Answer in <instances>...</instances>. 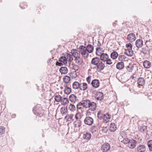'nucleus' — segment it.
I'll use <instances>...</instances> for the list:
<instances>
[{"instance_id": "nucleus-1", "label": "nucleus", "mask_w": 152, "mask_h": 152, "mask_svg": "<svg viewBox=\"0 0 152 152\" xmlns=\"http://www.w3.org/2000/svg\"><path fill=\"white\" fill-rule=\"evenodd\" d=\"M33 110L34 113L36 115L41 117L44 115V111L39 106H35Z\"/></svg>"}, {"instance_id": "nucleus-2", "label": "nucleus", "mask_w": 152, "mask_h": 152, "mask_svg": "<svg viewBox=\"0 0 152 152\" xmlns=\"http://www.w3.org/2000/svg\"><path fill=\"white\" fill-rule=\"evenodd\" d=\"M80 53L84 57H87L88 56V53L86 47L83 45L80 46L79 48Z\"/></svg>"}, {"instance_id": "nucleus-3", "label": "nucleus", "mask_w": 152, "mask_h": 152, "mask_svg": "<svg viewBox=\"0 0 152 152\" xmlns=\"http://www.w3.org/2000/svg\"><path fill=\"white\" fill-rule=\"evenodd\" d=\"M84 123L88 126H91L94 123L93 119L90 116L86 117L84 120Z\"/></svg>"}, {"instance_id": "nucleus-4", "label": "nucleus", "mask_w": 152, "mask_h": 152, "mask_svg": "<svg viewBox=\"0 0 152 152\" xmlns=\"http://www.w3.org/2000/svg\"><path fill=\"white\" fill-rule=\"evenodd\" d=\"M72 54L75 58L80 57V54L79 51L75 49H72L71 50Z\"/></svg>"}, {"instance_id": "nucleus-5", "label": "nucleus", "mask_w": 152, "mask_h": 152, "mask_svg": "<svg viewBox=\"0 0 152 152\" xmlns=\"http://www.w3.org/2000/svg\"><path fill=\"white\" fill-rule=\"evenodd\" d=\"M110 148V145L108 143H104L102 145L101 147V150L103 152H107L108 151Z\"/></svg>"}, {"instance_id": "nucleus-6", "label": "nucleus", "mask_w": 152, "mask_h": 152, "mask_svg": "<svg viewBox=\"0 0 152 152\" xmlns=\"http://www.w3.org/2000/svg\"><path fill=\"white\" fill-rule=\"evenodd\" d=\"M137 145V141L134 140L132 139L130 140L128 144L129 147L131 149L134 148Z\"/></svg>"}, {"instance_id": "nucleus-7", "label": "nucleus", "mask_w": 152, "mask_h": 152, "mask_svg": "<svg viewBox=\"0 0 152 152\" xmlns=\"http://www.w3.org/2000/svg\"><path fill=\"white\" fill-rule=\"evenodd\" d=\"M127 39L130 42L134 41L136 39L135 34L132 33L129 34L127 36Z\"/></svg>"}, {"instance_id": "nucleus-8", "label": "nucleus", "mask_w": 152, "mask_h": 152, "mask_svg": "<svg viewBox=\"0 0 152 152\" xmlns=\"http://www.w3.org/2000/svg\"><path fill=\"white\" fill-rule=\"evenodd\" d=\"M95 98L97 100L101 101L104 98L103 94L100 92H97Z\"/></svg>"}, {"instance_id": "nucleus-9", "label": "nucleus", "mask_w": 152, "mask_h": 152, "mask_svg": "<svg viewBox=\"0 0 152 152\" xmlns=\"http://www.w3.org/2000/svg\"><path fill=\"white\" fill-rule=\"evenodd\" d=\"M105 67V65L104 63L100 61L96 66L95 67V68H96L97 70H99V71L103 70Z\"/></svg>"}, {"instance_id": "nucleus-10", "label": "nucleus", "mask_w": 152, "mask_h": 152, "mask_svg": "<svg viewBox=\"0 0 152 152\" xmlns=\"http://www.w3.org/2000/svg\"><path fill=\"white\" fill-rule=\"evenodd\" d=\"M135 45L138 48H142L143 45V41L140 39H137L135 42Z\"/></svg>"}, {"instance_id": "nucleus-11", "label": "nucleus", "mask_w": 152, "mask_h": 152, "mask_svg": "<svg viewBox=\"0 0 152 152\" xmlns=\"http://www.w3.org/2000/svg\"><path fill=\"white\" fill-rule=\"evenodd\" d=\"M91 84L94 87L96 88L99 87L100 83L98 80L94 79L92 81Z\"/></svg>"}, {"instance_id": "nucleus-12", "label": "nucleus", "mask_w": 152, "mask_h": 152, "mask_svg": "<svg viewBox=\"0 0 152 152\" xmlns=\"http://www.w3.org/2000/svg\"><path fill=\"white\" fill-rule=\"evenodd\" d=\"M82 101L83 104V107L88 108L90 106L91 103L90 100L88 99H86L83 100Z\"/></svg>"}, {"instance_id": "nucleus-13", "label": "nucleus", "mask_w": 152, "mask_h": 152, "mask_svg": "<svg viewBox=\"0 0 152 152\" xmlns=\"http://www.w3.org/2000/svg\"><path fill=\"white\" fill-rule=\"evenodd\" d=\"M136 149L137 152H145L146 150L145 147L144 145H140Z\"/></svg>"}, {"instance_id": "nucleus-14", "label": "nucleus", "mask_w": 152, "mask_h": 152, "mask_svg": "<svg viewBox=\"0 0 152 152\" xmlns=\"http://www.w3.org/2000/svg\"><path fill=\"white\" fill-rule=\"evenodd\" d=\"M88 108L91 111H94L95 110L96 108V104L94 102H91V103L90 104V105L89 106Z\"/></svg>"}, {"instance_id": "nucleus-15", "label": "nucleus", "mask_w": 152, "mask_h": 152, "mask_svg": "<svg viewBox=\"0 0 152 152\" xmlns=\"http://www.w3.org/2000/svg\"><path fill=\"white\" fill-rule=\"evenodd\" d=\"M100 61L99 58L97 57H96L92 59L91 63L93 65H97Z\"/></svg>"}, {"instance_id": "nucleus-16", "label": "nucleus", "mask_w": 152, "mask_h": 152, "mask_svg": "<svg viewBox=\"0 0 152 152\" xmlns=\"http://www.w3.org/2000/svg\"><path fill=\"white\" fill-rule=\"evenodd\" d=\"M99 56H100V60L104 62L109 58L108 56L107 53H102Z\"/></svg>"}, {"instance_id": "nucleus-17", "label": "nucleus", "mask_w": 152, "mask_h": 152, "mask_svg": "<svg viewBox=\"0 0 152 152\" xmlns=\"http://www.w3.org/2000/svg\"><path fill=\"white\" fill-rule=\"evenodd\" d=\"M59 71L61 74H65L67 73L68 69L66 67L63 66L60 68Z\"/></svg>"}, {"instance_id": "nucleus-18", "label": "nucleus", "mask_w": 152, "mask_h": 152, "mask_svg": "<svg viewBox=\"0 0 152 152\" xmlns=\"http://www.w3.org/2000/svg\"><path fill=\"white\" fill-rule=\"evenodd\" d=\"M141 52L144 54L149 53V50L148 47L146 46V47L143 48L142 49Z\"/></svg>"}, {"instance_id": "nucleus-19", "label": "nucleus", "mask_w": 152, "mask_h": 152, "mask_svg": "<svg viewBox=\"0 0 152 152\" xmlns=\"http://www.w3.org/2000/svg\"><path fill=\"white\" fill-rule=\"evenodd\" d=\"M137 84L140 86H143L145 83V80L142 77L139 78L137 80Z\"/></svg>"}, {"instance_id": "nucleus-20", "label": "nucleus", "mask_w": 152, "mask_h": 152, "mask_svg": "<svg viewBox=\"0 0 152 152\" xmlns=\"http://www.w3.org/2000/svg\"><path fill=\"white\" fill-rule=\"evenodd\" d=\"M82 124V121L81 120H75L74 122V125L75 128L79 127Z\"/></svg>"}, {"instance_id": "nucleus-21", "label": "nucleus", "mask_w": 152, "mask_h": 152, "mask_svg": "<svg viewBox=\"0 0 152 152\" xmlns=\"http://www.w3.org/2000/svg\"><path fill=\"white\" fill-rule=\"evenodd\" d=\"M143 65L145 68L148 69L151 66V64L150 61L145 60L143 62Z\"/></svg>"}, {"instance_id": "nucleus-22", "label": "nucleus", "mask_w": 152, "mask_h": 152, "mask_svg": "<svg viewBox=\"0 0 152 152\" xmlns=\"http://www.w3.org/2000/svg\"><path fill=\"white\" fill-rule=\"evenodd\" d=\"M124 67V64L123 62H118L116 64V68L118 69L121 70Z\"/></svg>"}, {"instance_id": "nucleus-23", "label": "nucleus", "mask_w": 152, "mask_h": 152, "mask_svg": "<svg viewBox=\"0 0 152 152\" xmlns=\"http://www.w3.org/2000/svg\"><path fill=\"white\" fill-rule=\"evenodd\" d=\"M80 84V90L84 91L87 89L88 85L86 83H83L82 84Z\"/></svg>"}, {"instance_id": "nucleus-24", "label": "nucleus", "mask_w": 152, "mask_h": 152, "mask_svg": "<svg viewBox=\"0 0 152 152\" xmlns=\"http://www.w3.org/2000/svg\"><path fill=\"white\" fill-rule=\"evenodd\" d=\"M59 61L64 64H66L67 62V60L66 59V57L65 56L61 57L59 58Z\"/></svg>"}, {"instance_id": "nucleus-25", "label": "nucleus", "mask_w": 152, "mask_h": 152, "mask_svg": "<svg viewBox=\"0 0 152 152\" xmlns=\"http://www.w3.org/2000/svg\"><path fill=\"white\" fill-rule=\"evenodd\" d=\"M104 50L103 48L99 47H97L96 48V54L97 55L100 56L102 53V52H104Z\"/></svg>"}, {"instance_id": "nucleus-26", "label": "nucleus", "mask_w": 152, "mask_h": 152, "mask_svg": "<svg viewBox=\"0 0 152 152\" xmlns=\"http://www.w3.org/2000/svg\"><path fill=\"white\" fill-rule=\"evenodd\" d=\"M116 126L114 123H111L110 125L109 130L112 132H114L116 129Z\"/></svg>"}, {"instance_id": "nucleus-27", "label": "nucleus", "mask_w": 152, "mask_h": 152, "mask_svg": "<svg viewBox=\"0 0 152 152\" xmlns=\"http://www.w3.org/2000/svg\"><path fill=\"white\" fill-rule=\"evenodd\" d=\"M86 48L88 52V53H91L94 50V47L93 46L90 44H88L87 45Z\"/></svg>"}, {"instance_id": "nucleus-28", "label": "nucleus", "mask_w": 152, "mask_h": 152, "mask_svg": "<svg viewBox=\"0 0 152 152\" xmlns=\"http://www.w3.org/2000/svg\"><path fill=\"white\" fill-rule=\"evenodd\" d=\"M64 56L66 57V59L68 61H71L73 60V56L72 54H70L68 53H66Z\"/></svg>"}, {"instance_id": "nucleus-29", "label": "nucleus", "mask_w": 152, "mask_h": 152, "mask_svg": "<svg viewBox=\"0 0 152 152\" xmlns=\"http://www.w3.org/2000/svg\"><path fill=\"white\" fill-rule=\"evenodd\" d=\"M80 84L77 82L75 81L72 84L73 88L75 89L80 88Z\"/></svg>"}, {"instance_id": "nucleus-30", "label": "nucleus", "mask_w": 152, "mask_h": 152, "mask_svg": "<svg viewBox=\"0 0 152 152\" xmlns=\"http://www.w3.org/2000/svg\"><path fill=\"white\" fill-rule=\"evenodd\" d=\"M83 138L86 140H89L91 137V134L90 133H86L83 134Z\"/></svg>"}, {"instance_id": "nucleus-31", "label": "nucleus", "mask_w": 152, "mask_h": 152, "mask_svg": "<svg viewBox=\"0 0 152 152\" xmlns=\"http://www.w3.org/2000/svg\"><path fill=\"white\" fill-rule=\"evenodd\" d=\"M75 63L78 65H81L83 63V60L81 59L80 57L75 58Z\"/></svg>"}, {"instance_id": "nucleus-32", "label": "nucleus", "mask_w": 152, "mask_h": 152, "mask_svg": "<svg viewBox=\"0 0 152 152\" xmlns=\"http://www.w3.org/2000/svg\"><path fill=\"white\" fill-rule=\"evenodd\" d=\"M110 115L107 113L106 114H104V116L103 120L105 121L107 123L110 121Z\"/></svg>"}, {"instance_id": "nucleus-33", "label": "nucleus", "mask_w": 152, "mask_h": 152, "mask_svg": "<svg viewBox=\"0 0 152 152\" xmlns=\"http://www.w3.org/2000/svg\"><path fill=\"white\" fill-rule=\"evenodd\" d=\"M64 86L65 87V88L64 90V92L65 94H68L70 93L71 91V88L67 86V85L66 84L64 85Z\"/></svg>"}, {"instance_id": "nucleus-34", "label": "nucleus", "mask_w": 152, "mask_h": 152, "mask_svg": "<svg viewBox=\"0 0 152 152\" xmlns=\"http://www.w3.org/2000/svg\"><path fill=\"white\" fill-rule=\"evenodd\" d=\"M77 96L74 94H71L69 96V100L71 102H75L76 100Z\"/></svg>"}, {"instance_id": "nucleus-35", "label": "nucleus", "mask_w": 152, "mask_h": 152, "mask_svg": "<svg viewBox=\"0 0 152 152\" xmlns=\"http://www.w3.org/2000/svg\"><path fill=\"white\" fill-rule=\"evenodd\" d=\"M125 54L128 56H131L133 55V51L132 50H125Z\"/></svg>"}, {"instance_id": "nucleus-36", "label": "nucleus", "mask_w": 152, "mask_h": 152, "mask_svg": "<svg viewBox=\"0 0 152 152\" xmlns=\"http://www.w3.org/2000/svg\"><path fill=\"white\" fill-rule=\"evenodd\" d=\"M110 56L111 58L113 59H116L118 56V54L116 51L113 52L111 53Z\"/></svg>"}, {"instance_id": "nucleus-37", "label": "nucleus", "mask_w": 152, "mask_h": 152, "mask_svg": "<svg viewBox=\"0 0 152 152\" xmlns=\"http://www.w3.org/2000/svg\"><path fill=\"white\" fill-rule=\"evenodd\" d=\"M66 117H67V121L70 122H72L74 120V116L73 114L69 115Z\"/></svg>"}, {"instance_id": "nucleus-38", "label": "nucleus", "mask_w": 152, "mask_h": 152, "mask_svg": "<svg viewBox=\"0 0 152 152\" xmlns=\"http://www.w3.org/2000/svg\"><path fill=\"white\" fill-rule=\"evenodd\" d=\"M82 116L81 114L80 113L78 112L75 115V118L76 120H80Z\"/></svg>"}, {"instance_id": "nucleus-39", "label": "nucleus", "mask_w": 152, "mask_h": 152, "mask_svg": "<svg viewBox=\"0 0 152 152\" xmlns=\"http://www.w3.org/2000/svg\"><path fill=\"white\" fill-rule=\"evenodd\" d=\"M69 101L68 99L64 97L62 99L61 101V104L63 105H65L66 104L68 103Z\"/></svg>"}, {"instance_id": "nucleus-40", "label": "nucleus", "mask_w": 152, "mask_h": 152, "mask_svg": "<svg viewBox=\"0 0 152 152\" xmlns=\"http://www.w3.org/2000/svg\"><path fill=\"white\" fill-rule=\"evenodd\" d=\"M62 99V97L60 95H56L55 96V100L57 102H61Z\"/></svg>"}, {"instance_id": "nucleus-41", "label": "nucleus", "mask_w": 152, "mask_h": 152, "mask_svg": "<svg viewBox=\"0 0 152 152\" xmlns=\"http://www.w3.org/2000/svg\"><path fill=\"white\" fill-rule=\"evenodd\" d=\"M60 111L62 114L64 115L67 113V109L65 107H62Z\"/></svg>"}, {"instance_id": "nucleus-42", "label": "nucleus", "mask_w": 152, "mask_h": 152, "mask_svg": "<svg viewBox=\"0 0 152 152\" xmlns=\"http://www.w3.org/2000/svg\"><path fill=\"white\" fill-rule=\"evenodd\" d=\"M104 116V114H103L101 111H98L97 113V117L100 119H103Z\"/></svg>"}, {"instance_id": "nucleus-43", "label": "nucleus", "mask_w": 152, "mask_h": 152, "mask_svg": "<svg viewBox=\"0 0 152 152\" xmlns=\"http://www.w3.org/2000/svg\"><path fill=\"white\" fill-rule=\"evenodd\" d=\"M70 77L67 76H64L63 78L64 82L66 83H68L70 81Z\"/></svg>"}, {"instance_id": "nucleus-44", "label": "nucleus", "mask_w": 152, "mask_h": 152, "mask_svg": "<svg viewBox=\"0 0 152 152\" xmlns=\"http://www.w3.org/2000/svg\"><path fill=\"white\" fill-rule=\"evenodd\" d=\"M97 129L96 126H92L91 129V132L93 133L96 134L97 132Z\"/></svg>"}, {"instance_id": "nucleus-45", "label": "nucleus", "mask_w": 152, "mask_h": 152, "mask_svg": "<svg viewBox=\"0 0 152 152\" xmlns=\"http://www.w3.org/2000/svg\"><path fill=\"white\" fill-rule=\"evenodd\" d=\"M83 107L82 101L78 103L77 105V109H80Z\"/></svg>"}, {"instance_id": "nucleus-46", "label": "nucleus", "mask_w": 152, "mask_h": 152, "mask_svg": "<svg viewBox=\"0 0 152 152\" xmlns=\"http://www.w3.org/2000/svg\"><path fill=\"white\" fill-rule=\"evenodd\" d=\"M126 46L127 49H125V50H132V46L130 43H129L126 44Z\"/></svg>"}, {"instance_id": "nucleus-47", "label": "nucleus", "mask_w": 152, "mask_h": 152, "mask_svg": "<svg viewBox=\"0 0 152 152\" xmlns=\"http://www.w3.org/2000/svg\"><path fill=\"white\" fill-rule=\"evenodd\" d=\"M148 145L150 151H152V140H150L148 142Z\"/></svg>"}, {"instance_id": "nucleus-48", "label": "nucleus", "mask_w": 152, "mask_h": 152, "mask_svg": "<svg viewBox=\"0 0 152 152\" xmlns=\"http://www.w3.org/2000/svg\"><path fill=\"white\" fill-rule=\"evenodd\" d=\"M69 108L71 111H74L75 110V106L72 104H70L69 107Z\"/></svg>"}, {"instance_id": "nucleus-49", "label": "nucleus", "mask_w": 152, "mask_h": 152, "mask_svg": "<svg viewBox=\"0 0 152 152\" xmlns=\"http://www.w3.org/2000/svg\"><path fill=\"white\" fill-rule=\"evenodd\" d=\"M5 129L4 127L2 126H0V134H3L5 132Z\"/></svg>"}, {"instance_id": "nucleus-50", "label": "nucleus", "mask_w": 152, "mask_h": 152, "mask_svg": "<svg viewBox=\"0 0 152 152\" xmlns=\"http://www.w3.org/2000/svg\"><path fill=\"white\" fill-rule=\"evenodd\" d=\"M123 142L125 144H126L127 143L128 144L129 142L130 141V140H129L128 138H126L125 137L123 139Z\"/></svg>"}, {"instance_id": "nucleus-51", "label": "nucleus", "mask_w": 152, "mask_h": 152, "mask_svg": "<svg viewBox=\"0 0 152 152\" xmlns=\"http://www.w3.org/2000/svg\"><path fill=\"white\" fill-rule=\"evenodd\" d=\"M106 61V64L108 65H110L112 64L111 60L110 59L107 58V59L105 61Z\"/></svg>"}, {"instance_id": "nucleus-52", "label": "nucleus", "mask_w": 152, "mask_h": 152, "mask_svg": "<svg viewBox=\"0 0 152 152\" xmlns=\"http://www.w3.org/2000/svg\"><path fill=\"white\" fill-rule=\"evenodd\" d=\"M132 66H128L126 68V69L129 72H132Z\"/></svg>"}, {"instance_id": "nucleus-53", "label": "nucleus", "mask_w": 152, "mask_h": 152, "mask_svg": "<svg viewBox=\"0 0 152 152\" xmlns=\"http://www.w3.org/2000/svg\"><path fill=\"white\" fill-rule=\"evenodd\" d=\"M91 78V76H89L88 77H87L86 78L88 84L90 83Z\"/></svg>"}, {"instance_id": "nucleus-54", "label": "nucleus", "mask_w": 152, "mask_h": 152, "mask_svg": "<svg viewBox=\"0 0 152 152\" xmlns=\"http://www.w3.org/2000/svg\"><path fill=\"white\" fill-rule=\"evenodd\" d=\"M124 58V56H119L118 57V59L120 61H122Z\"/></svg>"}, {"instance_id": "nucleus-55", "label": "nucleus", "mask_w": 152, "mask_h": 152, "mask_svg": "<svg viewBox=\"0 0 152 152\" xmlns=\"http://www.w3.org/2000/svg\"><path fill=\"white\" fill-rule=\"evenodd\" d=\"M56 65L58 66H61L63 65V64L61 62L57 61L56 63Z\"/></svg>"}, {"instance_id": "nucleus-56", "label": "nucleus", "mask_w": 152, "mask_h": 152, "mask_svg": "<svg viewBox=\"0 0 152 152\" xmlns=\"http://www.w3.org/2000/svg\"><path fill=\"white\" fill-rule=\"evenodd\" d=\"M147 129V126H142L141 129V131L142 130V131L144 132Z\"/></svg>"}, {"instance_id": "nucleus-57", "label": "nucleus", "mask_w": 152, "mask_h": 152, "mask_svg": "<svg viewBox=\"0 0 152 152\" xmlns=\"http://www.w3.org/2000/svg\"><path fill=\"white\" fill-rule=\"evenodd\" d=\"M101 46V43L99 41H98L97 43V46L99 47L100 46Z\"/></svg>"}, {"instance_id": "nucleus-58", "label": "nucleus", "mask_w": 152, "mask_h": 152, "mask_svg": "<svg viewBox=\"0 0 152 152\" xmlns=\"http://www.w3.org/2000/svg\"><path fill=\"white\" fill-rule=\"evenodd\" d=\"M116 24L115 23H113V26H115L116 25Z\"/></svg>"}, {"instance_id": "nucleus-59", "label": "nucleus", "mask_w": 152, "mask_h": 152, "mask_svg": "<svg viewBox=\"0 0 152 152\" xmlns=\"http://www.w3.org/2000/svg\"><path fill=\"white\" fill-rule=\"evenodd\" d=\"M147 42V41H146V42Z\"/></svg>"}, {"instance_id": "nucleus-60", "label": "nucleus", "mask_w": 152, "mask_h": 152, "mask_svg": "<svg viewBox=\"0 0 152 152\" xmlns=\"http://www.w3.org/2000/svg\"><path fill=\"white\" fill-rule=\"evenodd\" d=\"M134 78V77H132V78Z\"/></svg>"}]
</instances>
